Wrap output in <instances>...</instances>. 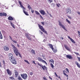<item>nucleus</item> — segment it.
Returning <instances> with one entry per match:
<instances>
[{"instance_id": "obj_1", "label": "nucleus", "mask_w": 80, "mask_h": 80, "mask_svg": "<svg viewBox=\"0 0 80 80\" xmlns=\"http://www.w3.org/2000/svg\"><path fill=\"white\" fill-rule=\"evenodd\" d=\"M9 60L10 61L11 63L14 65L17 64V61L14 58V57H13V54L12 53H10L9 54Z\"/></svg>"}, {"instance_id": "obj_2", "label": "nucleus", "mask_w": 80, "mask_h": 80, "mask_svg": "<svg viewBox=\"0 0 80 80\" xmlns=\"http://www.w3.org/2000/svg\"><path fill=\"white\" fill-rule=\"evenodd\" d=\"M13 51L14 53H15L17 57H18V55H19V57H20V58H22V55L20 54V52H19L18 50V49H17V48L15 49H14Z\"/></svg>"}, {"instance_id": "obj_3", "label": "nucleus", "mask_w": 80, "mask_h": 80, "mask_svg": "<svg viewBox=\"0 0 80 80\" xmlns=\"http://www.w3.org/2000/svg\"><path fill=\"white\" fill-rule=\"evenodd\" d=\"M38 25L39 28L41 29V30L42 32H44V33H46V34L47 35V32L45 30V29L43 28V26H41V25L40 24H38Z\"/></svg>"}, {"instance_id": "obj_4", "label": "nucleus", "mask_w": 80, "mask_h": 80, "mask_svg": "<svg viewBox=\"0 0 80 80\" xmlns=\"http://www.w3.org/2000/svg\"><path fill=\"white\" fill-rule=\"evenodd\" d=\"M38 65L40 66V67H41L43 70H45L46 69L47 71V68L45 65L42 66V64H40L39 62L38 63Z\"/></svg>"}, {"instance_id": "obj_5", "label": "nucleus", "mask_w": 80, "mask_h": 80, "mask_svg": "<svg viewBox=\"0 0 80 80\" xmlns=\"http://www.w3.org/2000/svg\"><path fill=\"white\" fill-rule=\"evenodd\" d=\"M38 65L40 66V67H41L43 70H45L46 69L47 71V68L45 65L42 66V64H40L39 62L38 63Z\"/></svg>"}, {"instance_id": "obj_6", "label": "nucleus", "mask_w": 80, "mask_h": 80, "mask_svg": "<svg viewBox=\"0 0 80 80\" xmlns=\"http://www.w3.org/2000/svg\"><path fill=\"white\" fill-rule=\"evenodd\" d=\"M21 76L22 77V78L24 79V80H26L28 77V76L27 74H21Z\"/></svg>"}, {"instance_id": "obj_7", "label": "nucleus", "mask_w": 80, "mask_h": 80, "mask_svg": "<svg viewBox=\"0 0 80 80\" xmlns=\"http://www.w3.org/2000/svg\"><path fill=\"white\" fill-rule=\"evenodd\" d=\"M38 61H39L40 62H42V63H45L46 65H47V62H46V61H45L42 59V58L40 57H38Z\"/></svg>"}, {"instance_id": "obj_8", "label": "nucleus", "mask_w": 80, "mask_h": 80, "mask_svg": "<svg viewBox=\"0 0 80 80\" xmlns=\"http://www.w3.org/2000/svg\"><path fill=\"white\" fill-rule=\"evenodd\" d=\"M59 25L60 26V27H62L63 29L64 30H66V31H67V30L65 28V26H64L62 24V22L60 21H58Z\"/></svg>"}, {"instance_id": "obj_9", "label": "nucleus", "mask_w": 80, "mask_h": 80, "mask_svg": "<svg viewBox=\"0 0 80 80\" xmlns=\"http://www.w3.org/2000/svg\"><path fill=\"white\" fill-rule=\"evenodd\" d=\"M66 12L67 14L68 13H69V14H71L72 13V11L70 8H68L66 9Z\"/></svg>"}, {"instance_id": "obj_10", "label": "nucleus", "mask_w": 80, "mask_h": 80, "mask_svg": "<svg viewBox=\"0 0 80 80\" xmlns=\"http://www.w3.org/2000/svg\"><path fill=\"white\" fill-rule=\"evenodd\" d=\"M7 73L9 75H10V76H11L12 75V71L9 70V69H8L7 70Z\"/></svg>"}, {"instance_id": "obj_11", "label": "nucleus", "mask_w": 80, "mask_h": 80, "mask_svg": "<svg viewBox=\"0 0 80 80\" xmlns=\"http://www.w3.org/2000/svg\"><path fill=\"white\" fill-rule=\"evenodd\" d=\"M39 12L41 13V14L43 15H45V14H46L45 12V11H44V10H40L39 11Z\"/></svg>"}, {"instance_id": "obj_12", "label": "nucleus", "mask_w": 80, "mask_h": 80, "mask_svg": "<svg viewBox=\"0 0 80 80\" xmlns=\"http://www.w3.org/2000/svg\"><path fill=\"white\" fill-rule=\"evenodd\" d=\"M64 46L65 48H66V50H68V51H70L71 50H70V48L69 47H68V46H67V45L64 44Z\"/></svg>"}, {"instance_id": "obj_13", "label": "nucleus", "mask_w": 80, "mask_h": 80, "mask_svg": "<svg viewBox=\"0 0 80 80\" xmlns=\"http://www.w3.org/2000/svg\"><path fill=\"white\" fill-rule=\"evenodd\" d=\"M0 16L2 17V16H5V17L7 16V13L5 12H1L0 13Z\"/></svg>"}, {"instance_id": "obj_14", "label": "nucleus", "mask_w": 80, "mask_h": 80, "mask_svg": "<svg viewBox=\"0 0 80 80\" xmlns=\"http://www.w3.org/2000/svg\"><path fill=\"white\" fill-rule=\"evenodd\" d=\"M18 3H19L21 7L24 9V10H26V9L23 7V6H22V2H21V1H18Z\"/></svg>"}, {"instance_id": "obj_15", "label": "nucleus", "mask_w": 80, "mask_h": 80, "mask_svg": "<svg viewBox=\"0 0 80 80\" xmlns=\"http://www.w3.org/2000/svg\"><path fill=\"white\" fill-rule=\"evenodd\" d=\"M66 57L67 58H68L69 59H72V56H71V55H66Z\"/></svg>"}, {"instance_id": "obj_16", "label": "nucleus", "mask_w": 80, "mask_h": 80, "mask_svg": "<svg viewBox=\"0 0 80 80\" xmlns=\"http://www.w3.org/2000/svg\"><path fill=\"white\" fill-rule=\"evenodd\" d=\"M68 38H69L70 40L72 42V43H75V42L74 41L73 39H72V38H71L70 36H68Z\"/></svg>"}, {"instance_id": "obj_17", "label": "nucleus", "mask_w": 80, "mask_h": 80, "mask_svg": "<svg viewBox=\"0 0 80 80\" xmlns=\"http://www.w3.org/2000/svg\"><path fill=\"white\" fill-rule=\"evenodd\" d=\"M75 64H76V65H77L78 68H80V64H79V63L78 62H77V61H75Z\"/></svg>"}, {"instance_id": "obj_18", "label": "nucleus", "mask_w": 80, "mask_h": 80, "mask_svg": "<svg viewBox=\"0 0 80 80\" xmlns=\"http://www.w3.org/2000/svg\"><path fill=\"white\" fill-rule=\"evenodd\" d=\"M4 50L5 51H8L9 50V48L7 46H4Z\"/></svg>"}, {"instance_id": "obj_19", "label": "nucleus", "mask_w": 80, "mask_h": 80, "mask_svg": "<svg viewBox=\"0 0 80 80\" xmlns=\"http://www.w3.org/2000/svg\"><path fill=\"white\" fill-rule=\"evenodd\" d=\"M48 46L50 47L52 49V50H53V45L49 43L48 44Z\"/></svg>"}, {"instance_id": "obj_20", "label": "nucleus", "mask_w": 80, "mask_h": 80, "mask_svg": "<svg viewBox=\"0 0 80 80\" xmlns=\"http://www.w3.org/2000/svg\"><path fill=\"white\" fill-rule=\"evenodd\" d=\"M11 46L13 48V50H15V49H16L17 48L15 47V45H14L13 44H11Z\"/></svg>"}, {"instance_id": "obj_21", "label": "nucleus", "mask_w": 80, "mask_h": 80, "mask_svg": "<svg viewBox=\"0 0 80 80\" xmlns=\"http://www.w3.org/2000/svg\"><path fill=\"white\" fill-rule=\"evenodd\" d=\"M8 19L9 20H13V18L11 16L8 17Z\"/></svg>"}, {"instance_id": "obj_22", "label": "nucleus", "mask_w": 80, "mask_h": 80, "mask_svg": "<svg viewBox=\"0 0 80 80\" xmlns=\"http://www.w3.org/2000/svg\"><path fill=\"white\" fill-rule=\"evenodd\" d=\"M23 12L25 14H26V15H27V16L29 15L28 14V12H25L24 9H23Z\"/></svg>"}, {"instance_id": "obj_23", "label": "nucleus", "mask_w": 80, "mask_h": 80, "mask_svg": "<svg viewBox=\"0 0 80 80\" xmlns=\"http://www.w3.org/2000/svg\"><path fill=\"white\" fill-rule=\"evenodd\" d=\"M15 75H16V77H17L18 75V73L17 71H16V70H15Z\"/></svg>"}, {"instance_id": "obj_24", "label": "nucleus", "mask_w": 80, "mask_h": 80, "mask_svg": "<svg viewBox=\"0 0 80 80\" xmlns=\"http://www.w3.org/2000/svg\"><path fill=\"white\" fill-rule=\"evenodd\" d=\"M54 53H56L57 52V49H55L54 48H53V49H52Z\"/></svg>"}, {"instance_id": "obj_25", "label": "nucleus", "mask_w": 80, "mask_h": 80, "mask_svg": "<svg viewBox=\"0 0 80 80\" xmlns=\"http://www.w3.org/2000/svg\"><path fill=\"white\" fill-rule=\"evenodd\" d=\"M31 52H32V54H33L34 55H35V51L33 49H32L31 50Z\"/></svg>"}, {"instance_id": "obj_26", "label": "nucleus", "mask_w": 80, "mask_h": 80, "mask_svg": "<svg viewBox=\"0 0 80 80\" xmlns=\"http://www.w3.org/2000/svg\"><path fill=\"white\" fill-rule=\"evenodd\" d=\"M28 8L30 10V9H32V7H31V6L30 5L28 4Z\"/></svg>"}, {"instance_id": "obj_27", "label": "nucleus", "mask_w": 80, "mask_h": 80, "mask_svg": "<svg viewBox=\"0 0 80 80\" xmlns=\"http://www.w3.org/2000/svg\"><path fill=\"white\" fill-rule=\"evenodd\" d=\"M66 20L68 23H69V24H71V22L69 20H68V19H66Z\"/></svg>"}, {"instance_id": "obj_28", "label": "nucleus", "mask_w": 80, "mask_h": 80, "mask_svg": "<svg viewBox=\"0 0 80 80\" xmlns=\"http://www.w3.org/2000/svg\"><path fill=\"white\" fill-rule=\"evenodd\" d=\"M2 39L3 36H2V33H1V31H0V39Z\"/></svg>"}, {"instance_id": "obj_29", "label": "nucleus", "mask_w": 80, "mask_h": 80, "mask_svg": "<svg viewBox=\"0 0 80 80\" xmlns=\"http://www.w3.org/2000/svg\"><path fill=\"white\" fill-rule=\"evenodd\" d=\"M49 62H51L52 63H54V61H53V60L52 59L49 60Z\"/></svg>"}, {"instance_id": "obj_30", "label": "nucleus", "mask_w": 80, "mask_h": 80, "mask_svg": "<svg viewBox=\"0 0 80 80\" xmlns=\"http://www.w3.org/2000/svg\"><path fill=\"white\" fill-rule=\"evenodd\" d=\"M11 26H12V28H15V26L12 23V22L11 23Z\"/></svg>"}, {"instance_id": "obj_31", "label": "nucleus", "mask_w": 80, "mask_h": 80, "mask_svg": "<svg viewBox=\"0 0 80 80\" xmlns=\"http://www.w3.org/2000/svg\"><path fill=\"white\" fill-rule=\"evenodd\" d=\"M27 37L28 39V40H32V38H30L29 36H27Z\"/></svg>"}, {"instance_id": "obj_32", "label": "nucleus", "mask_w": 80, "mask_h": 80, "mask_svg": "<svg viewBox=\"0 0 80 80\" xmlns=\"http://www.w3.org/2000/svg\"><path fill=\"white\" fill-rule=\"evenodd\" d=\"M10 79H11V80H14L15 78H14V77H9Z\"/></svg>"}, {"instance_id": "obj_33", "label": "nucleus", "mask_w": 80, "mask_h": 80, "mask_svg": "<svg viewBox=\"0 0 80 80\" xmlns=\"http://www.w3.org/2000/svg\"><path fill=\"white\" fill-rule=\"evenodd\" d=\"M50 65H51L52 68H53V67H54V66H53V64H52V63H51Z\"/></svg>"}, {"instance_id": "obj_34", "label": "nucleus", "mask_w": 80, "mask_h": 80, "mask_svg": "<svg viewBox=\"0 0 80 80\" xmlns=\"http://www.w3.org/2000/svg\"><path fill=\"white\" fill-rule=\"evenodd\" d=\"M24 62H26V63H28V64H30V63L29 62H28V61L27 60H24Z\"/></svg>"}, {"instance_id": "obj_35", "label": "nucleus", "mask_w": 80, "mask_h": 80, "mask_svg": "<svg viewBox=\"0 0 80 80\" xmlns=\"http://www.w3.org/2000/svg\"><path fill=\"white\" fill-rule=\"evenodd\" d=\"M18 80H22V79L21 78V77L19 76L18 78Z\"/></svg>"}, {"instance_id": "obj_36", "label": "nucleus", "mask_w": 80, "mask_h": 80, "mask_svg": "<svg viewBox=\"0 0 80 80\" xmlns=\"http://www.w3.org/2000/svg\"><path fill=\"white\" fill-rule=\"evenodd\" d=\"M35 12H36V15H40V13H39V12H38L36 11Z\"/></svg>"}, {"instance_id": "obj_37", "label": "nucleus", "mask_w": 80, "mask_h": 80, "mask_svg": "<svg viewBox=\"0 0 80 80\" xmlns=\"http://www.w3.org/2000/svg\"><path fill=\"white\" fill-rule=\"evenodd\" d=\"M63 74L64 75H65L66 76V77H68V75H67V74H66V73H65V71H63Z\"/></svg>"}, {"instance_id": "obj_38", "label": "nucleus", "mask_w": 80, "mask_h": 80, "mask_svg": "<svg viewBox=\"0 0 80 80\" xmlns=\"http://www.w3.org/2000/svg\"><path fill=\"white\" fill-rule=\"evenodd\" d=\"M14 43H17V42L15 40H12V41Z\"/></svg>"}, {"instance_id": "obj_39", "label": "nucleus", "mask_w": 80, "mask_h": 80, "mask_svg": "<svg viewBox=\"0 0 80 80\" xmlns=\"http://www.w3.org/2000/svg\"><path fill=\"white\" fill-rule=\"evenodd\" d=\"M48 1L49 3H52V2H53V0H48Z\"/></svg>"}, {"instance_id": "obj_40", "label": "nucleus", "mask_w": 80, "mask_h": 80, "mask_svg": "<svg viewBox=\"0 0 80 80\" xmlns=\"http://www.w3.org/2000/svg\"><path fill=\"white\" fill-rule=\"evenodd\" d=\"M56 5H57V7H60L59 5L60 6H61L60 4L59 3H58V4H56Z\"/></svg>"}, {"instance_id": "obj_41", "label": "nucleus", "mask_w": 80, "mask_h": 80, "mask_svg": "<svg viewBox=\"0 0 80 80\" xmlns=\"http://www.w3.org/2000/svg\"><path fill=\"white\" fill-rule=\"evenodd\" d=\"M67 16L68 17V18H69V19H70L71 20L72 19V18L71 17H70V16Z\"/></svg>"}, {"instance_id": "obj_42", "label": "nucleus", "mask_w": 80, "mask_h": 80, "mask_svg": "<svg viewBox=\"0 0 80 80\" xmlns=\"http://www.w3.org/2000/svg\"><path fill=\"white\" fill-rule=\"evenodd\" d=\"M30 75H33V72H30L29 73Z\"/></svg>"}, {"instance_id": "obj_43", "label": "nucleus", "mask_w": 80, "mask_h": 80, "mask_svg": "<svg viewBox=\"0 0 80 80\" xmlns=\"http://www.w3.org/2000/svg\"><path fill=\"white\" fill-rule=\"evenodd\" d=\"M74 53H75V54H76V55H79V54L78 53L76 52H74Z\"/></svg>"}, {"instance_id": "obj_44", "label": "nucleus", "mask_w": 80, "mask_h": 80, "mask_svg": "<svg viewBox=\"0 0 80 80\" xmlns=\"http://www.w3.org/2000/svg\"><path fill=\"white\" fill-rule=\"evenodd\" d=\"M78 32L79 34L78 36L79 37H80V32L79 31H78Z\"/></svg>"}, {"instance_id": "obj_45", "label": "nucleus", "mask_w": 80, "mask_h": 80, "mask_svg": "<svg viewBox=\"0 0 80 80\" xmlns=\"http://www.w3.org/2000/svg\"><path fill=\"white\" fill-rule=\"evenodd\" d=\"M66 70L67 72H68V73H69V71L68 70V68H66Z\"/></svg>"}, {"instance_id": "obj_46", "label": "nucleus", "mask_w": 80, "mask_h": 80, "mask_svg": "<svg viewBox=\"0 0 80 80\" xmlns=\"http://www.w3.org/2000/svg\"><path fill=\"white\" fill-rule=\"evenodd\" d=\"M41 23H42V25H45V22H41Z\"/></svg>"}, {"instance_id": "obj_47", "label": "nucleus", "mask_w": 80, "mask_h": 80, "mask_svg": "<svg viewBox=\"0 0 80 80\" xmlns=\"http://www.w3.org/2000/svg\"><path fill=\"white\" fill-rule=\"evenodd\" d=\"M54 74L55 75H56V76L57 77H58V75H57V73H56V72H54Z\"/></svg>"}, {"instance_id": "obj_48", "label": "nucleus", "mask_w": 80, "mask_h": 80, "mask_svg": "<svg viewBox=\"0 0 80 80\" xmlns=\"http://www.w3.org/2000/svg\"><path fill=\"white\" fill-rule=\"evenodd\" d=\"M9 38H10V40H11L12 41V40H13V39H12V38L11 37V36H9Z\"/></svg>"}, {"instance_id": "obj_49", "label": "nucleus", "mask_w": 80, "mask_h": 80, "mask_svg": "<svg viewBox=\"0 0 80 80\" xmlns=\"http://www.w3.org/2000/svg\"><path fill=\"white\" fill-rule=\"evenodd\" d=\"M39 15H40V18H42V19H43V17H42L40 14Z\"/></svg>"}, {"instance_id": "obj_50", "label": "nucleus", "mask_w": 80, "mask_h": 80, "mask_svg": "<svg viewBox=\"0 0 80 80\" xmlns=\"http://www.w3.org/2000/svg\"><path fill=\"white\" fill-rule=\"evenodd\" d=\"M58 77V78H60V80H62V79H61V78H60V77L58 76V77Z\"/></svg>"}, {"instance_id": "obj_51", "label": "nucleus", "mask_w": 80, "mask_h": 80, "mask_svg": "<svg viewBox=\"0 0 80 80\" xmlns=\"http://www.w3.org/2000/svg\"><path fill=\"white\" fill-rule=\"evenodd\" d=\"M77 58H78V61L80 62V58L78 57H77Z\"/></svg>"}, {"instance_id": "obj_52", "label": "nucleus", "mask_w": 80, "mask_h": 80, "mask_svg": "<svg viewBox=\"0 0 80 80\" xmlns=\"http://www.w3.org/2000/svg\"><path fill=\"white\" fill-rule=\"evenodd\" d=\"M3 62L4 65H5V61L4 60L3 61Z\"/></svg>"}, {"instance_id": "obj_53", "label": "nucleus", "mask_w": 80, "mask_h": 80, "mask_svg": "<svg viewBox=\"0 0 80 80\" xmlns=\"http://www.w3.org/2000/svg\"><path fill=\"white\" fill-rule=\"evenodd\" d=\"M31 12L32 13H33V12H34V10H31Z\"/></svg>"}, {"instance_id": "obj_54", "label": "nucleus", "mask_w": 80, "mask_h": 80, "mask_svg": "<svg viewBox=\"0 0 80 80\" xmlns=\"http://www.w3.org/2000/svg\"><path fill=\"white\" fill-rule=\"evenodd\" d=\"M77 13L79 14L80 15V12L79 11H78L77 12Z\"/></svg>"}, {"instance_id": "obj_55", "label": "nucleus", "mask_w": 80, "mask_h": 80, "mask_svg": "<svg viewBox=\"0 0 80 80\" xmlns=\"http://www.w3.org/2000/svg\"><path fill=\"white\" fill-rule=\"evenodd\" d=\"M49 78H50V79H51V80H52V78H51V77H50V76H49Z\"/></svg>"}, {"instance_id": "obj_56", "label": "nucleus", "mask_w": 80, "mask_h": 80, "mask_svg": "<svg viewBox=\"0 0 80 80\" xmlns=\"http://www.w3.org/2000/svg\"><path fill=\"white\" fill-rule=\"evenodd\" d=\"M17 45L18 47H20V46H19V45H18V44H17Z\"/></svg>"}, {"instance_id": "obj_57", "label": "nucleus", "mask_w": 80, "mask_h": 80, "mask_svg": "<svg viewBox=\"0 0 80 80\" xmlns=\"http://www.w3.org/2000/svg\"><path fill=\"white\" fill-rule=\"evenodd\" d=\"M0 67H2V64L0 62Z\"/></svg>"}, {"instance_id": "obj_58", "label": "nucleus", "mask_w": 80, "mask_h": 80, "mask_svg": "<svg viewBox=\"0 0 80 80\" xmlns=\"http://www.w3.org/2000/svg\"><path fill=\"white\" fill-rule=\"evenodd\" d=\"M43 79L44 80H47V79H46V78H45V77H43Z\"/></svg>"}, {"instance_id": "obj_59", "label": "nucleus", "mask_w": 80, "mask_h": 80, "mask_svg": "<svg viewBox=\"0 0 80 80\" xmlns=\"http://www.w3.org/2000/svg\"><path fill=\"white\" fill-rule=\"evenodd\" d=\"M40 33H41L42 34H42H43V32H40Z\"/></svg>"}, {"instance_id": "obj_60", "label": "nucleus", "mask_w": 80, "mask_h": 80, "mask_svg": "<svg viewBox=\"0 0 80 80\" xmlns=\"http://www.w3.org/2000/svg\"><path fill=\"white\" fill-rule=\"evenodd\" d=\"M32 62H33V63H35V61H33Z\"/></svg>"}, {"instance_id": "obj_61", "label": "nucleus", "mask_w": 80, "mask_h": 80, "mask_svg": "<svg viewBox=\"0 0 80 80\" xmlns=\"http://www.w3.org/2000/svg\"><path fill=\"white\" fill-rule=\"evenodd\" d=\"M68 78H67V80L68 79V77H67Z\"/></svg>"}, {"instance_id": "obj_62", "label": "nucleus", "mask_w": 80, "mask_h": 80, "mask_svg": "<svg viewBox=\"0 0 80 80\" xmlns=\"http://www.w3.org/2000/svg\"><path fill=\"white\" fill-rule=\"evenodd\" d=\"M50 16L51 17H52V15H51V14H50Z\"/></svg>"}, {"instance_id": "obj_63", "label": "nucleus", "mask_w": 80, "mask_h": 80, "mask_svg": "<svg viewBox=\"0 0 80 80\" xmlns=\"http://www.w3.org/2000/svg\"><path fill=\"white\" fill-rule=\"evenodd\" d=\"M63 38H62V40H63Z\"/></svg>"}, {"instance_id": "obj_64", "label": "nucleus", "mask_w": 80, "mask_h": 80, "mask_svg": "<svg viewBox=\"0 0 80 80\" xmlns=\"http://www.w3.org/2000/svg\"><path fill=\"white\" fill-rule=\"evenodd\" d=\"M2 32H4V31L2 30Z\"/></svg>"}]
</instances>
